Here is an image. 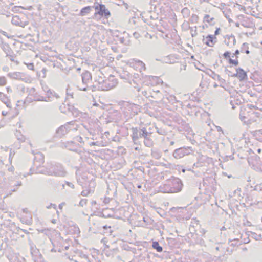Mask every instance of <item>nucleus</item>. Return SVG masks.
<instances>
[{"label": "nucleus", "mask_w": 262, "mask_h": 262, "mask_svg": "<svg viewBox=\"0 0 262 262\" xmlns=\"http://www.w3.org/2000/svg\"><path fill=\"white\" fill-rule=\"evenodd\" d=\"M97 145V142H91L90 144V146Z\"/></svg>", "instance_id": "nucleus-29"}, {"label": "nucleus", "mask_w": 262, "mask_h": 262, "mask_svg": "<svg viewBox=\"0 0 262 262\" xmlns=\"http://www.w3.org/2000/svg\"><path fill=\"white\" fill-rule=\"evenodd\" d=\"M29 68L31 69H33V64H30V65L29 66Z\"/></svg>", "instance_id": "nucleus-30"}, {"label": "nucleus", "mask_w": 262, "mask_h": 262, "mask_svg": "<svg viewBox=\"0 0 262 262\" xmlns=\"http://www.w3.org/2000/svg\"><path fill=\"white\" fill-rule=\"evenodd\" d=\"M91 74L89 72H85L82 75V80L83 84L88 85L91 80Z\"/></svg>", "instance_id": "nucleus-6"}, {"label": "nucleus", "mask_w": 262, "mask_h": 262, "mask_svg": "<svg viewBox=\"0 0 262 262\" xmlns=\"http://www.w3.org/2000/svg\"><path fill=\"white\" fill-rule=\"evenodd\" d=\"M246 54H249V50H246Z\"/></svg>", "instance_id": "nucleus-37"}, {"label": "nucleus", "mask_w": 262, "mask_h": 262, "mask_svg": "<svg viewBox=\"0 0 262 262\" xmlns=\"http://www.w3.org/2000/svg\"><path fill=\"white\" fill-rule=\"evenodd\" d=\"M224 56L225 58H230V53L229 52H226L224 54Z\"/></svg>", "instance_id": "nucleus-25"}, {"label": "nucleus", "mask_w": 262, "mask_h": 262, "mask_svg": "<svg viewBox=\"0 0 262 262\" xmlns=\"http://www.w3.org/2000/svg\"><path fill=\"white\" fill-rule=\"evenodd\" d=\"M148 133L145 129L141 130L139 133V137L146 138L147 136Z\"/></svg>", "instance_id": "nucleus-18"}, {"label": "nucleus", "mask_w": 262, "mask_h": 262, "mask_svg": "<svg viewBox=\"0 0 262 262\" xmlns=\"http://www.w3.org/2000/svg\"><path fill=\"white\" fill-rule=\"evenodd\" d=\"M91 10V7L90 6H88L82 8L80 11V14L82 16L85 15L86 14L89 13Z\"/></svg>", "instance_id": "nucleus-13"}, {"label": "nucleus", "mask_w": 262, "mask_h": 262, "mask_svg": "<svg viewBox=\"0 0 262 262\" xmlns=\"http://www.w3.org/2000/svg\"><path fill=\"white\" fill-rule=\"evenodd\" d=\"M173 144H174V142H173V141H171V142H170V144H171V145H173Z\"/></svg>", "instance_id": "nucleus-38"}, {"label": "nucleus", "mask_w": 262, "mask_h": 262, "mask_svg": "<svg viewBox=\"0 0 262 262\" xmlns=\"http://www.w3.org/2000/svg\"><path fill=\"white\" fill-rule=\"evenodd\" d=\"M38 100L40 101V100H42V99H38Z\"/></svg>", "instance_id": "nucleus-44"}, {"label": "nucleus", "mask_w": 262, "mask_h": 262, "mask_svg": "<svg viewBox=\"0 0 262 262\" xmlns=\"http://www.w3.org/2000/svg\"><path fill=\"white\" fill-rule=\"evenodd\" d=\"M12 23L17 26H22V22L18 16H14L12 18Z\"/></svg>", "instance_id": "nucleus-12"}, {"label": "nucleus", "mask_w": 262, "mask_h": 262, "mask_svg": "<svg viewBox=\"0 0 262 262\" xmlns=\"http://www.w3.org/2000/svg\"><path fill=\"white\" fill-rule=\"evenodd\" d=\"M152 247L154 249H156L158 252H161L162 251V247H161L157 242H153Z\"/></svg>", "instance_id": "nucleus-16"}, {"label": "nucleus", "mask_w": 262, "mask_h": 262, "mask_svg": "<svg viewBox=\"0 0 262 262\" xmlns=\"http://www.w3.org/2000/svg\"><path fill=\"white\" fill-rule=\"evenodd\" d=\"M84 86H78V89L80 90L86 91V88H87V85H85V84H84Z\"/></svg>", "instance_id": "nucleus-24"}, {"label": "nucleus", "mask_w": 262, "mask_h": 262, "mask_svg": "<svg viewBox=\"0 0 262 262\" xmlns=\"http://www.w3.org/2000/svg\"><path fill=\"white\" fill-rule=\"evenodd\" d=\"M117 82L113 79L112 81L110 79H106L103 82L99 83V89L102 91H108L116 86Z\"/></svg>", "instance_id": "nucleus-1"}, {"label": "nucleus", "mask_w": 262, "mask_h": 262, "mask_svg": "<svg viewBox=\"0 0 262 262\" xmlns=\"http://www.w3.org/2000/svg\"><path fill=\"white\" fill-rule=\"evenodd\" d=\"M68 91H69V90H68V89H67V94H69Z\"/></svg>", "instance_id": "nucleus-42"}, {"label": "nucleus", "mask_w": 262, "mask_h": 262, "mask_svg": "<svg viewBox=\"0 0 262 262\" xmlns=\"http://www.w3.org/2000/svg\"><path fill=\"white\" fill-rule=\"evenodd\" d=\"M217 31H218V30H216V31H215V34H217Z\"/></svg>", "instance_id": "nucleus-39"}, {"label": "nucleus", "mask_w": 262, "mask_h": 262, "mask_svg": "<svg viewBox=\"0 0 262 262\" xmlns=\"http://www.w3.org/2000/svg\"><path fill=\"white\" fill-rule=\"evenodd\" d=\"M217 129L218 131H221L222 130L221 127H219V126L217 127Z\"/></svg>", "instance_id": "nucleus-32"}, {"label": "nucleus", "mask_w": 262, "mask_h": 262, "mask_svg": "<svg viewBox=\"0 0 262 262\" xmlns=\"http://www.w3.org/2000/svg\"><path fill=\"white\" fill-rule=\"evenodd\" d=\"M233 76L237 77L240 80H242L247 77V74L243 69L238 68L236 70V73L234 74Z\"/></svg>", "instance_id": "nucleus-7"}, {"label": "nucleus", "mask_w": 262, "mask_h": 262, "mask_svg": "<svg viewBox=\"0 0 262 262\" xmlns=\"http://www.w3.org/2000/svg\"><path fill=\"white\" fill-rule=\"evenodd\" d=\"M2 114H3V115H4V116H6V114H7V113L3 111V112H2Z\"/></svg>", "instance_id": "nucleus-33"}, {"label": "nucleus", "mask_w": 262, "mask_h": 262, "mask_svg": "<svg viewBox=\"0 0 262 262\" xmlns=\"http://www.w3.org/2000/svg\"><path fill=\"white\" fill-rule=\"evenodd\" d=\"M95 9L98 11L97 13L101 16H107L110 15L109 11L104 5L98 4L95 6Z\"/></svg>", "instance_id": "nucleus-2"}, {"label": "nucleus", "mask_w": 262, "mask_h": 262, "mask_svg": "<svg viewBox=\"0 0 262 262\" xmlns=\"http://www.w3.org/2000/svg\"><path fill=\"white\" fill-rule=\"evenodd\" d=\"M65 205V203H62L61 204H60L59 206V208L60 209H62V207L63 206Z\"/></svg>", "instance_id": "nucleus-28"}, {"label": "nucleus", "mask_w": 262, "mask_h": 262, "mask_svg": "<svg viewBox=\"0 0 262 262\" xmlns=\"http://www.w3.org/2000/svg\"><path fill=\"white\" fill-rule=\"evenodd\" d=\"M175 183L178 185L177 188H170L167 192L174 193L180 191L181 190L182 184L179 179H176L174 180Z\"/></svg>", "instance_id": "nucleus-8"}, {"label": "nucleus", "mask_w": 262, "mask_h": 262, "mask_svg": "<svg viewBox=\"0 0 262 262\" xmlns=\"http://www.w3.org/2000/svg\"><path fill=\"white\" fill-rule=\"evenodd\" d=\"M214 79L215 80H217L219 81L220 82L221 84H224L225 83V80L224 79H223V78H222L220 77V76H219V75H215L214 76Z\"/></svg>", "instance_id": "nucleus-17"}, {"label": "nucleus", "mask_w": 262, "mask_h": 262, "mask_svg": "<svg viewBox=\"0 0 262 262\" xmlns=\"http://www.w3.org/2000/svg\"><path fill=\"white\" fill-rule=\"evenodd\" d=\"M216 249L217 250H219V247H217L216 248Z\"/></svg>", "instance_id": "nucleus-41"}, {"label": "nucleus", "mask_w": 262, "mask_h": 262, "mask_svg": "<svg viewBox=\"0 0 262 262\" xmlns=\"http://www.w3.org/2000/svg\"><path fill=\"white\" fill-rule=\"evenodd\" d=\"M188 154V150L187 149L180 148L174 150L173 154V156L176 159H180L183 157L185 155Z\"/></svg>", "instance_id": "nucleus-3"}, {"label": "nucleus", "mask_w": 262, "mask_h": 262, "mask_svg": "<svg viewBox=\"0 0 262 262\" xmlns=\"http://www.w3.org/2000/svg\"><path fill=\"white\" fill-rule=\"evenodd\" d=\"M133 139L134 141L139 138V136H138V132L137 129H134V132L132 136Z\"/></svg>", "instance_id": "nucleus-19"}, {"label": "nucleus", "mask_w": 262, "mask_h": 262, "mask_svg": "<svg viewBox=\"0 0 262 262\" xmlns=\"http://www.w3.org/2000/svg\"><path fill=\"white\" fill-rule=\"evenodd\" d=\"M67 130L66 126H62L60 127L59 128V129L57 130V133L63 134L64 132Z\"/></svg>", "instance_id": "nucleus-21"}, {"label": "nucleus", "mask_w": 262, "mask_h": 262, "mask_svg": "<svg viewBox=\"0 0 262 262\" xmlns=\"http://www.w3.org/2000/svg\"><path fill=\"white\" fill-rule=\"evenodd\" d=\"M260 151H261V150L260 149L258 150V152H260Z\"/></svg>", "instance_id": "nucleus-40"}, {"label": "nucleus", "mask_w": 262, "mask_h": 262, "mask_svg": "<svg viewBox=\"0 0 262 262\" xmlns=\"http://www.w3.org/2000/svg\"><path fill=\"white\" fill-rule=\"evenodd\" d=\"M82 195H84V192H82Z\"/></svg>", "instance_id": "nucleus-43"}, {"label": "nucleus", "mask_w": 262, "mask_h": 262, "mask_svg": "<svg viewBox=\"0 0 262 262\" xmlns=\"http://www.w3.org/2000/svg\"><path fill=\"white\" fill-rule=\"evenodd\" d=\"M66 171L62 167H58L53 172H50L51 174H54L56 176L64 177L66 175Z\"/></svg>", "instance_id": "nucleus-9"}, {"label": "nucleus", "mask_w": 262, "mask_h": 262, "mask_svg": "<svg viewBox=\"0 0 262 262\" xmlns=\"http://www.w3.org/2000/svg\"><path fill=\"white\" fill-rule=\"evenodd\" d=\"M73 186H74V185H72V186H71V187H73Z\"/></svg>", "instance_id": "nucleus-47"}, {"label": "nucleus", "mask_w": 262, "mask_h": 262, "mask_svg": "<svg viewBox=\"0 0 262 262\" xmlns=\"http://www.w3.org/2000/svg\"><path fill=\"white\" fill-rule=\"evenodd\" d=\"M199 17L196 14H192L190 18V21L193 24H197L199 21Z\"/></svg>", "instance_id": "nucleus-15"}, {"label": "nucleus", "mask_w": 262, "mask_h": 262, "mask_svg": "<svg viewBox=\"0 0 262 262\" xmlns=\"http://www.w3.org/2000/svg\"><path fill=\"white\" fill-rule=\"evenodd\" d=\"M213 20L214 18L211 17L209 15H206L204 17V21L207 22L210 25H213L214 24Z\"/></svg>", "instance_id": "nucleus-14"}, {"label": "nucleus", "mask_w": 262, "mask_h": 262, "mask_svg": "<svg viewBox=\"0 0 262 262\" xmlns=\"http://www.w3.org/2000/svg\"><path fill=\"white\" fill-rule=\"evenodd\" d=\"M239 51H238V50H237L235 51V54H235V55H238V54H239Z\"/></svg>", "instance_id": "nucleus-31"}, {"label": "nucleus", "mask_w": 262, "mask_h": 262, "mask_svg": "<svg viewBox=\"0 0 262 262\" xmlns=\"http://www.w3.org/2000/svg\"><path fill=\"white\" fill-rule=\"evenodd\" d=\"M20 133H17L16 134V136L18 137V134H19ZM18 140H20V141H25V137L22 136V135H20V137H18Z\"/></svg>", "instance_id": "nucleus-23"}, {"label": "nucleus", "mask_w": 262, "mask_h": 262, "mask_svg": "<svg viewBox=\"0 0 262 262\" xmlns=\"http://www.w3.org/2000/svg\"><path fill=\"white\" fill-rule=\"evenodd\" d=\"M92 205H94V204H96V201H93L92 202Z\"/></svg>", "instance_id": "nucleus-34"}, {"label": "nucleus", "mask_w": 262, "mask_h": 262, "mask_svg": "<svg viewBox=\"0 0 262 262\" xmlns=\"http://www.w3.org/2000/svg\"><path fill=\"white\" fill-rule=\"evenodd\" d=\"M6 83V79L5 77H0V86H4Z\"/></svg>", "instance_id": "nucleus-20"}, {"label": "nucleus", "mask_w": 262, "mask_h": 262, "mask_svg": "<svg viewBox=\"0 0 262 262\" xmlns=\"http://www.w3.org/2000/svg\"><path fill=\"white\" fill-rule=\"evenodd\" d=\"M85 204L86 201L84 200H81L79 203L80 205H81V206H83V205H85Z\"/></svg>", "instance_id": "nucleus-26"}, {"label": "nucleus", "mask_w": 262, "mask_h": 262, "mask_svg": "<svg viewBox=\"0 0 262 262\" xmlns=\"http://www.w3.org/2000/svg\"><path fill=\"white\" fill-rule=\"evenodd\" d=\"M0 100L5 103L7 107H10V101L6 95L0 92Z\"/></svg>", "instance_id": "nucleus-10"}, {"label": "nucleus", "mask_w": 262, "mask_h": 262, "mask_svg": "<svg viewBox=\"0 0 262 262\" xmlns=\"http://www.w3.org/2000/svg\"><path fill=\"white\" fill-rule=\"evenodd\" d=\"M9 75L11 78L13 79L21 80L22 81H25L26 82H27L28 80L25 76V74L23 73L13 72L10 73Z\"/></svg>", "instance_id": "nucleus-4"}, {"label": "nucleus", "mask_w": 262, "mask_h": 262, "mask_svg": "<svg viewBox=\"0 0 262 262\" xmlns=\"http://www.w3.org/2000/svg\"><path fill=\"white\" fill-rule=\"evenodd\" d=\"M133 35L136 38H138L139 37V34L135 32L134 33Z\"/></svg>", "instance_id": "nucleus-27"}, {"label": "nucleus", "mask_w": 262, "mask_h": 262, "mask_svg": "<svg viewBox=\"0 0 262 262\" xmlns=\"http://www.w3.org/2000/svg\"><path fill=\"white\" fill-rule=\"evenodd\" d=\"M103 228L104 229H107L108 228V227H107L106 226H105L103 227ZM108 228H110V227H108Z\"/></svg>", "instance_id": "nucleus-36"}, {"label": "nucleus", "mask_w": 262, "mask_h": 262, "mask_svg": "<svg viewBox=\"0 0 262 262\" xmlns=\"http://www.w3.org/2000/svg\"><path fill=\"white\" fill-rule=\"evenodd\" d=\"M229 62L230 63L234 64V66H237L238 63L237 60H233L231 58H229Z\"/></svg>", "instance_id": "nucleus-22"}, {"label": "nucleus", "mask_w": 262, "mask_h": 262, "mask_svg": "<svg viewBox=\"0 0 262 262\" xmlns=\"http://www.w3.org/2000/svg\"><path fill=\"white\" fill-rule=\"evenodd\" d=\"M136 70L142 72L146 69L145 64L140 60H135L134 62L130 63Z\"/></svg>", "instance_id": "nucleus-5"}, {"label": "nucleus", "mask_w": 262, "mask_h": 262, "mask_svg": "<svg viewBox=\"0 0 262 262\" xmlns=\"http://www.w3.org/2000/svg\"><path fill=\"white\" fill-rule=\"evenodd\" d=\"M204 42L209 47H212L214 42L213 40V36L209 35L206 37V39L203 40Z\"/></svg>", "instance_id": "nucleus-11"}, {"label": "nucleus", "mask_w": 262, "mask_h": 262, "mask_svg": "<svg viewBox=\"0 0 262 262\" xmlns=\"http://www.w3.org/2000/svg\"><path fill=\"white\" fill-rule=\"evenodd\" d=\"M68 185L70 186H72V185H70L69 183H68Z\"/></svg>", "instance_id": "nucleus-45"}, {"label": "nucleus", "mask_w": 262, "mask_h": 262, "mask_svg": "<svg viewBox=\"0 0 262 262\" xmlns=\"http://www.w3.org/2000/svg\"><path fill=\"white\" fill-rule=\"evenodd\" d=\"M217 86V85L216 84H215L214 85V87H216Z\"/></svg>", "instance_id": "nucleus-46"}, {"label": "nucleus", "mask_w": 262, "mask_h": 262, "mask_svg": "<svg viewBox=\"0 0 262 262\" xmlns=\"http://www.w3.org/2000/svg\"><path fill=\"white\" fill-rule=\"evenodd\" d=\"M51 206H52L53 207H54L55 209L56 208V205L55 204H51Z\"/></svg>", "instance_id": "nucleus-35"}]
</instances>
